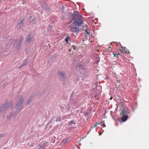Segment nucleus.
I'll use <instances>...</instances> for the list:
<instances>
[{
	"label": "nucleus",
	"instance_id": "40",
	"mask_svg": "<svg viewBox=\"0 0 149 149\" xmlns=\"http://www.w3.org/2000/svg\"><path fill=\"white\" fill-rule=\"evenodd\" d=\"M86 137V136H85V137H84V138H82V139H84V138H85V137Z\"/></svg>",
	"mask_w": 149,
	"mask_h": 149
},
{
	"label": "nucleus",
	"instance_id": "35",
	"mask_svg": "<svg viewBox=\"0 0 149 149\" xmlns=\"http://www.w3.org/2000/svg\"><path fill=\"white\" fill-rule=\"evenodd\" d=\"M97 124H98V123H96V124H95V125L94 127H96L97 126Z\"/></svg>",
	"mask_w": 149,
	"mask_h": 149
},
{
	"label": "nucleus",
	"instance_id": "38",
	"mask_svg": "<svg viewBox=\"0 0 149 149\" xmlns=\"http://www.w3.org/2000/svg\"><path fill=\"white\" fill-rule=\"evenodd\" d=\"M120 85H119V86H118V88H119V86H120Z\"/></svg>",
	"mask_w": 149,
	"mask_h": 149
},
{
	"label": "nucleus",
	"instance_id": "34",
	"mask_svg": "<svg viewBox=\"0 0 149 149\" xmlns=\"http://www.w3.org/2000/svg\"><path fill=\"white\" fill-rule=\"evenodd\" d=\"M98 84V82H96V83H95L94 84H95V85H97H97Z\"/></svg>",
	"mask_w": 149,
	"mask_h": 149
},
{
	"label": "nucleus",
	"instance_id": "29",
	"mask_svg": "<svg viewBox=\"0 0 149 149\" xmlns=\"http://www.w3.org/2000/svg\"><path fill=\"white\" fill-rule=\"evenodd\" d=\"M65 8V6H62V8L61 10H63V11H64V10Z\"/></svg>",
	"mask_w": 149,
	"mask_h": 149
},
{
	"label": "nucleus",
	"instance_id": "11",
	"mask_svg": "<svg viewBox=\"0 0 149 149\" xmlns=\"http://www.w3.org/2000/svg\"><path fill=\"white\" fill-rule=\"evenodd\" d=\"M15 112L14 113H10L9 115L8 116H7V118L8 120H10L12 117L14 116H16V114L15 115Z\"/></svg>",
	"mask_w": 149,
	"mask_h": 149
},
{
	"label": "nucleus",
	"instance_id": "18",
	"mask_svg": "<svg viewBox=\"0 0 149 149\" xmlns=\"http://www.w3.org/2000/svg\"><path fill=\"white\" fill-rule=\"evenodd\" d=\"M76 123L73 120H71L69 122V125H71L72 124H73L74 125Z\"/></svg>",
	"mask_w": 149,
	"mask_h": 149
},
{
	"label": "nucleus",
	"instance_id": "24",
	"mask_svg": "<svg viewBox=\"0 0 149 149\" xmlns=\"http://www.w3.org/2000/svg\"><path fill=\"white\" fill-rule=\"evenodd\" d=\"M93 89H96L97 88V85H96L93 84Z\"/></svg>",
	"mask_w": 149,
	"mask_h": 149
},
{
	"label": "nucleus",
	"instance_id": "1",
	"mask_svg": "<svg viewBox=\"0 0 149 149\" xmlns=\"http://www.w3.org/2000/svg\"><path fill=\"white\" fill-rule=\"evenodd\" d=\"M77 11H75L73 13H70V17H72L74 20V24L76 25L80 26L83 24V21L80 19L82 16L79 14L77 13Z\"/></svg>",
	"mask_w": 149,
	"mask_h": 149
},
{
	"label": "nucleus",
	"instance_id": "19",
	"mask_svg": "<svg viewBox=\"0 0 149 149\" xmlns=\"http://www.w3.org/2000/svg\"><path fill=\"white\" fill-rule=\"evenodd\" d=\"M31 97L27 101V102H26V104L28 105L30 103V102L31 101Z\"/></svg>",
	"mask_w": 149,
	"mask_h": 149
},
{
	"label": "nucleus",
	"instance_id": "15",
	"mask_svg": "<svg viewBox=\"0 0 149 149\" xmlns=\"http://www.w3.org/2000/svg\"><path fill=\"white\" fill-rule=\"evenodd\" d=\"M26 59L25 61H24L22 64L21 66L19 68H20L21 67L23 66L24 65H26Z\"/></svg>",
	"mask_w": 149,
	"mask_h": 149
},
{
	"label": "nucleus",
	"instance_id": "41",
	"mask_svg": "<svg viewBox=\"0 0 149 149\" xmlns=\"http://www.w3.org/2000/svg\"><path fill=\"white\" fill-rule=\"evenodd\" d=\"M54 141H54V140H53V143H54Z\"/></svg>",
	"mask_w": 149,
	"mask_h": 149
},
{
	"label": "nucleus",
	"instance_id": "12",
	"mask_svg": "<svg viewBox=\"0 0 149 149\" xmlns=\"http://www.w3.org/2000/svg\"><path fill=\"white\" fill-rule=\"evenodd\" d=\"M32 37L31 34H29L28 36L26 39V42H30L31 41Z\"/></svg>",
	"mask_w": 149,
	"mask_h": 149
},
{
	"label": "nucleus",
	"instance_id": "17",
	"mask_svg": "<svg viewBox=\"0 0 149 149\" xmlns=\"http://www.w3.org/2000/svg\"><path fill=\"white\" fill-rule=\"evenodd\" d=\"M100 124L103 127H106V125H105L104 123L103 122H101L100 123Z\"/></svg>",
	"mask_w": 149,
	"mask_h": 149
},
{
	"label": "nucleus",
	"instance_id": "14",
	"mask_svg": "<svg viewBox=\"0 0 149 149\" xmlns=\"http://www.w3.org/2000/svg\"><path fill=\"white\" fill-rule=\"evenodd\" d=\"M44 10L46 12V13H48V12L49 13V11L50 10V9L49 8H47V7H45L44 9Z\"/></svg>",
	"mask_w": 149,
	"mask_h": 149
},
{
	"label": "nucleus",
	"instance_id": "36",
	"mask_svg": "<svg viewBox=\"0 0 149 149\" xmlns=\"http://www.w3.org/2000/svg\"><path fill=\"white\" fill-rule=\"evenodd\" d=\"M102 132H101L99 134V135H100V136L101 135H102Z\"/></svg>",
	"mask_w": 149,
	"mask_h": 149
},
{
	"label": "nucleus",
	"instance_id": "25",
	"mask_svg": "<svg viewBox=\"0 0 149 149\" xmlns=\"http://www.w3.org/2000/svg\"><path fill=\"white\" fill-rule=\"evenodd\" d=\"M85 31L86 32V33L88 34H90V32L88 31V29H85Z\"/></svg>",
	"mask_w": 149,
	"mask_h": 149
},
{
	"label": "nucleus",
	"instance_id": "42",
	"mask_svg": "<svg viewBox=\"0 0 149 149\" xmlns=\"http://www.w3.org/2000/svg\"><path fill=\"white\" fill-rule=\"evenodd\" d=\"M73 49H75V48H74H74H73Z\"/></svg>",
	"mask_w": 149,
	"mask_h": 149
},
{
	"label": "nucleus",
	"instance_id": "7",
	"mask_svg": "<svg viewBox=\"0 0 149 149\" xmlns=\"http://www.w3.org/2000/svg\"><path fill=\"white\" fill-rule=\"evenodd\" d=\"M48 143L47 142H45L42 145L40 144L38 146V147H39V149H45V148L48 146Z\"/></svg>",
	"mask_w": 149,
	"mask_h": 149
},
{
	"label": "nucleus",
	"instance_id": "20",
	"mask_svg": "<svg viewBox=\"0 0 149 149\" xmlns=\"http://www.w3.org/2000/svg\"><path fill=\"white\" fill-rule=\"evenodd\" d=\"M74 96V92H73L71 94L70 96V100H72V98H73V97Z\"/></svg>",
	"mask_w": 149,
	"mask_h": 149
},
{
	"label": "nucleus",
	"instance_id": "4",
	"mask_svg": "<svg viewBox=\"0 0 149 149\" xmlns=\"http://www.w3.org/2000/svg\"><path fill=\"white\" fill-rule=\"evenodd\" d=\"M69 28L71 31L74 33L78 34L79 31V29L73 25H71L69 26Z\"/></svg>",
	"mask_w": 149,
	"mask_h": 149
},
{
	"label": "nucleus",
	"instance_id": "6",
	"mask_svg": "<svg viewBox=\"0 0 149 149\" xmlns=\"http://www.w3.org/2000/svg\"><path fill=\"white\" fill-rule=\"evenodd\" d=\"M58 74L61 78L62 81H65L66 79L65 73L64 71H60L58 72Z\"/></svg>",
	"mask_w": 149,
	"mask_h": 149
},
{
	"label": "nucleus",
	"instance_id": "2",
	"mask_svg": "<svg viewBox=\"0 0 149 149\" xmlns=\"http://www.w3.org/2000/svg\"><path fill=\"white\" fill-rule=\"evenodd\" d=\"M23 102L24 99L22 96H20L19 100L15 105V108L17 109V111L15 112V115L17 114L23 110L24 107Z\"/></svg>",
	"mask_w": 149,
	"mask_h": 149
},
{
	"label": "nucleus",
	"instance_id": "26",
	"mask_svg": "<svg viewBox=\"0 0 149 149\" xmlns=\"http://www.w3.org/2000/svg\"><path fill=\"white\" fill-rule=\"evenodd\" d=\"M32 23L33 24H34L36 23V21L35 19L33 18V21H32Z\"/></svg>",
	"mask_w": 149,
	"mask_h": 149
},
{
	"label": "nucleus",
	"instance_id": "13",
	"mask_svg": "<svg viewBox=\"0 0 149 149\" xmlns=\"http://www.w3.org/2000/svg\"><path fill=\"white\" fill-rule=\"evenodd\" d=\"M127 112V111L125 110V108H123L122 112L120 113V114L121 115H122L123 114H125Z\"/></svg>",
	"mask_w": 149,
	"mask_h": 149
},
{
	"label": "nucleus",
	"instance_id": "5",
	"mask_svg": "<svg viewBox=\"0 0 149 149\" xmlns=\"http://www.w3.org/2000/svg\"><path fill=\"white\" fill-rule=\"evenodd\" d=\"M24 18H22V17H21L17 22V26L22 28L24 26Z\"/></svg>",
	"mask_w": 149,
	"mask_h": 149
},
{
	"label": "nucleus",
	"instance_id": "30",
	"mask_svg": "<svg viewBox=\"0 0 149 149\" xmlns=\"http://www.w3.org/2000/svg\"><path fill=\"white\" fill-rule=\"evenodd\" d=\"M23 39V37L22 36H21L20 37V42H21Z\"/></svg>",
	"mask_w": 149,
	"mask_h": 149
},
{
	"label": "nucleus",
	"instance_id": "31",
	"mask_svg": "<svg viewBox=\"0 0 149 149\" xmlns=\"http://www.w3.org/2000/svg\"><path fill=\"white\" fill-rule=\"evenodd\" d=\"M117 81L119 84H120V80H119V79H118L117 80Z\"/></svg>",
	"mask_w": 149,
	"mask_h": 149
},
{
	"label": "nucleus",
	"instance_id": "39",
	"mask_svg": "<svg viewBox=\"0 0 149 149\" xmlns=\"http://www.w3.org/2000/svg\"><path fill=\"white\" fill-rule=\"evenodd\" d=\"M70 107H68V109H69H69H70Z\"/></svg>",
	"mask_w": 149,
	"mask_h": 149
},
{
	"label": "nucleus",
	"instance_id": "10",
	"mask_svg": "<svg viewBox=\"0 0 149 149\" xmlns=\"http://www.w3.org/2000/svg\"><path fill=\"white\" fill-rule=\"evenodd\" d=\"M127 49L125 47H123L122 46L120 50L123 53H127Z\"/></svg>",
	"mask_w": 149,
	"mask_h": 149
},
{
	"label": "nucleus",
	"instance_id": "16",
	"mask_svg": "<svg viewBox=\"0 0 149 149\" xmlns=\"http://www.w3.org/2000/svg\"><path fill=\"white\" fill-rule=\"evenodd\" d=\"M89 113L88 111H85L84 113V114L85 115V116L86 117H88Z\"/></svg>",
	"mask_w": 149,
	"mask_h": 149
},
{
	"label": "nucleus",
	"instance_id": "21",
	"mask_svg": "<svg viewBox=\"0 0 149 149\" xmlns=\"http://www.w3.org/2000/svg\"><path fill=\"white\" fill-rule=\"evenodd\" d=\"M52 120H53V118L48 121V122L47 124V125H48L49 124L51 123L52 121Z\"/></svg>",
	"mask_w": 149,
	"mask_h": 149
},
{
	"label": "nucleus",
	"instance_id": "32",
	"mask_svg": "<svg viewBox=\"0 0 149 149\" xmlns=\"http://www.w3.org/2000/svg\"><path fill=\"white\" fill-rule=\"evenodd\" d=\"M116 121H119V122H120L121 121L120 120V119H118V118H117L116 119Z\"/></svg>",
	"mask_w": 149,
	"mask_h": 149
},
{
	"label": "nucleus",
	"instance_id": "22",
	"mask_svg": "<svg viewBox=\"0 0 149 149\" xmlns=\"http://www.w3.org/2000/svg\"><path fill=\"white\" fill-rule=\"evenodd\" d=\"M61 118L60 117L57 118L56 120V122H57L58 121H59V122H60L61 121Z\"/></svg>",
	"mask_w": 149,
	"mask_h": 149
},
{
	"label": "nucleus",
	"instance_id": "28",
	"mask_svg": "<svg viewBox=\"0 0 149 149\" xmlns=\"http://www.w3.org/2000/svg\"><path fill=\"white\" fill-rule=\"evenodd\" d=\"M5 136V134H0V138H1L3 136Z\"/></svg>",
	"mask_w": 149,
	"mask_h": 149
},
{
	"label": "nucleus",
	"instance_id": "33",
	"mask_svg": "<svg viewBox=\"0 0 149 149\" xmlns=\"http://www.w3.org/2000/svg\"><path fill=\"white\" fill-rule=\"evenodd\" d=\"M118 54H114V56L115 57H116L117 56H118Z\"/></svg>",
	"mask_w": 149,
	"mask_h": 149
},
{
	"label": "nucleus",
	"instance_id": "8",
	"mask_svg": "<svg viewBox=\"0 0 149 149\" xmlns=\"http://www.w3.org/2000/svg\"><path fill=\"white\" fill-rule=\"evenodd\" d=\"M121 118L122 121L124 122L126 121L128 118V116L125 114H123Z\"/></svg>",
	"mask_w": 149,
	"mask_h": 149
},
{
	"label": "nucleus",
	"instance_id": "3",
	"mask_svg": "<svg viewBox=\"0 0 149 149\" xmlns=\"http://www.w3.org/2000/svg\"><path fill=\"white\" fill-rule=\"evenodd\" d=\"M13 105V102L11 101H10L9 102L5 103L4 104H3L0 107V113L3 112L9 106H12Z\"/></svg>",
	"mask_w": 149,
	"mask_h": 149
},
{
	"label": "nucleus",
	"instance_id": "37",
	"mask_svg": "<svg viewBox=\"0 0 149 149\" xmlns=\"http://www.w3.org/2000/svg\"><path fill=\"white\" fill-rule=\"evenodd\" d=\"M20 42H19V45H18V47H19V46H20Z\"/></svg>",
	"mask_w": 149,
	"mask_h": 149
},
{
	"label": "nucleus",
	"instance_id": "23",
	"mask_svg": "<svg viewBox=\"0 0 149 149\" xmlns=\"http://www.w3.org/2000/svg\"><path fill=\"white\" fill-rule=\"evenodd\" d=\"M52 29V26H50V25H49L48 26V27L47 28V30L48 31H49L51 29Z\"/></svg>",
	"mask_w": 149,
	"mask_h": 149
},
{
	"label": "nucleus",
	"instance_id": "9",
	"mask_svg": "<svg viewBox=\"0 0 149 149\" xmlns=\"http://www.w3.org/2000/svg\"><path fill=\"white\" fill-rule=\"evenodd\" d=\"M65 40L66 43H68L71 41L72 39L69 36L67 35L65 38Z\"/></svg>",
	"mask_w": 149,
	"mask_h": 149
},
{
	"label": "nucleus",
	"instance_id": "27",
	"mask_svg": "<svg viewBox=\"0 0 149 149\" xmlns=\"http://www.w3.org/2000/svg\"><path fill=\"white\" fill-rule=\"evenodd\" d=\"M16 41V40H14L13 39H10V41L11 42H14V43H15Z\"/></svg>",
	"mask_w": 149,
	"mask_h": 149
}]
</instances>
